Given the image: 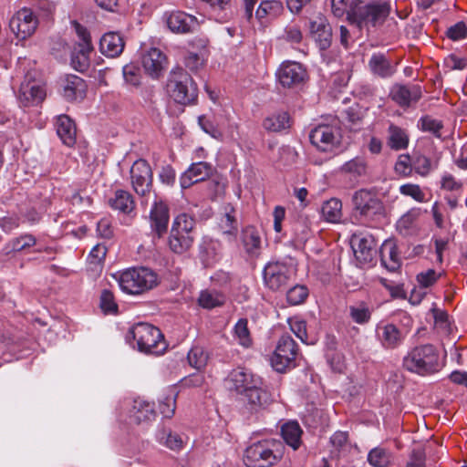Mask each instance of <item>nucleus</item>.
<instances>
[{
	"label": "nucleus",
	"mask_w": 467,
	"mask_h": 467,
	"mask_svg": "<svg viewBox=\"0 0 467 467\" xmlns=\"http://www.w3.org/2000/svg\"><path fill=\"white\" fill-rule=\"evenodd\" d=\"M168 96L176 103L189 106L197 101V84L182 67H175L168 76L166 83Z\"/></svg>",
	"instance_id": "obj_1"
},
{
	"label": "nucleus",
	"mask_w": 467,
	"mask_h": 467,
	"mask_svg": "<svg viewBox=\"0 0 467 467\" xmlns=\"http://www.w3.org/2000/svg\"><path fill=\"white\" fill-rule=\"evenodd\" d=\"M284 455V445L280 441L265 439L249 445L244 456L247 467H271Z\"/></svg>",
	"instance_id": "obj_2"
},
{
	"label": "nucleus",
	"mask_w": 467,
	"mask_h": 467,
	"mask_svg": "<svg viewBox=\"0 0 467 467\" xmlns=\"http://www.w3.org/2000/svg\"><path fill=\"white\" fill-rule=\"evenodd\" d=\"M403 367L421 376L435 373L441 368L439 352L431 344L417 346L404 357Z\"/></svg>",
	"instance_id": "obj_3"
},
{
	"label": "nucleus",
	"mask_w": 467,
	"mask_h": 467,
	"mask_svg": "<svg viewBox=\"0 0 467 467\" xmlns=\"http://www.w3.org/2000/svg\"><path fill=\"white\" fill-rule=\"evenodd\" d=\"M389 14V6L383 3L365 4L361 0H351L348 20L359 28L376 26L384 22Z\"/></svg>",
	"instance_id": "obj_4"
},
{
	"label": "nucleus",
	"mask_w": 467,
	"mask_h": 467,
	"mask_svg": "<svg viewBox=\"0 0 467 467\" xmlns=\"http://www.w3.org/2000/svg\"><path fill=\"white\" fill-rule=\"evenodd\" d=\"M123 293L138 296L146 291V268L133 266L112 274Z\"/></svg>",
	"instance_id": "obj_5"
},
{
	"label": "nucleus",
	"mask_w": 467,
	"mask_h": 467,
	"mask_svg": "<svg viewBox=\"0 0 467 467\" xmlns=\"http://www.w3.org/2000/svg\"><path fill=\"white\" fill-rule=\"evenodd\" d=\"M341 130L337 125L321 124L314 128L310 134L311 143L319 150L334 152L341 141Z\"/></svg>",
	"instance_id": "obj_6"
},
{
	"label": "nucleus",
	"mask_w": 467,
	"mask_h": 467,
	"mask_svg": "<svg viewBox=\"0 0 467 467\" xmlns=\"http://www.w3.org/2000/svg\"><path fill=\"white\" fill-rule=\"evenodd\" d=\"M73 26L78 37V43L72 53L71 65L76 70L85 72L89 67L90 55L93 51L90 35L87 28L78 22H73Z\"/></svg>",
	"instance_id": "obj_7"
},
{
	"label": "nucleus",
	"mask_w": 467,
	"mask_h": 467,
	"mask_svg": "<svg viewBox=\"0 0 467 467\" xmlns=\"http://www.w3.org/2000/svg\"><path fill=\"white\" fill-rule=\"evenodd\" d=\"M352 202L355 211L366 219H373L377 215L384 213L385 207L383 202L373 191L361 189L357 191Z\"/></svg>",
	"instance_id": "obj_8"
},
{
	"label": "nucleus",
	"mask_w": 467,
	"mask_h": 467,
	"mask_svg": "<svg viewBox=\"0 0 467 467\" xmlns=\"http://www.w3.org/2000/svg\"><path fill=\"white\" fill-rule=\"evenodd\" d=\"M38 19L30 8H21L9 21V27L18 39L30 37L36 30Z\"/></svg>",
	"instance_id": "obj_9"
},
{
	"label": "nucleus",
	"mask_w": 467,
	"mask_h": 467,
	"mask_svg": "<svg viewBox=\"0 0 467 467\" xmlns=\"http://www.w3.org/2000/svg\"><path fill=\"white\" fill-rule=\"evenodd\" d=\"M297 355L295 340L289 335H283L277 343L271 358L273 368L278 372H284L290 367Z\"/></svg>",
	"instance_id": "obj_10"
},
{
	"label": "nucleus",
	"mask_w": 467,
	"mask_h": 467,
	"mask_svg": "<svg viewBox=\"0 0 467 467\" xmlns=\"http://www.w3.org/2000/svg\"><path fill=\"white\" fill-rule=\"evenodd\" d=\"M262 381L259 376L244 368L232 370L226 379L228 389L234 391L240 398L252 389H256V385H262Z\"/></svg>",
	"instance_id": "obj_11"
},
{
	"label": "nucleus",
	"mask_w": 467,
	"mask_h": 467,
	"mask_svg": "<svg viewBox=\"0 0 467 467\" xmlns=\"http://www.w3.org/2000/svg\"><path fill=\"white\" fill-rule=\"evenodd\" d=\"M169 222L170 211L168 204L162 200L155 201L150 213V234L155 244L167 234Z\"/></svg>",
	"instance_id": "obj_12"
},
{
	"label": "nucleus",
	"mask_w": 467,
	"mask_h": 467,
	"mask_svg": "<svg viewBox=\"0 0 467 467\" xmlns=\"http://www.w3.org/2000/svg\"><path fill=\"white\" fill-rule=\"evenodd\" d=\"M293 269L285 263L270 262L263 272L264 282L272 290H278L289 280Z\"/></svg>",
	"instance_id": "obj_13"
},
{
	"label": "nucleus",
	"mask_w": 467,
	"mask_h": 467,
	"mask_svg": "<svg viewBox=\"0 0 467 467\" xmlns=\"http://www.w3.org/2000/svg\"><path fill=\"white\" fill-rule=\"evenodd\" d=\"M276 76L284 88H294L301 85L306 78V70L295 61H286L281 64Z\"/></svg>",
	"instance_id": "obj_14"
},
{
	"label": "nucleus",
	"mask_w": 467,
	"mask_h": 467,
	"mask_svg": "<svg viewBox=\"0 0 467 467\" xmlns=\"http://www.w3.org/2000/svg\"><path fill=\"white\" fill-rule=\"evenodd\" d=\"M168 28L174 34H190L199 26L197 18L183 11H172L164 15Z\"/></svg>",
	"instance_id": "obj_15"
},
{
	"label": "nucleus",
	"mask_w": 467,
	"mask_h": 467,
	"mask_svg": "<svg viewBox=\"0 0 467 467\" xmlns=\"http://www.w3.org/2000/svg\"><path fill=\"white\" fill-rule=\"evenodd\" d=\"M376 246V241L370 234L355 235L353 237L352 249L360 266L372 262L377 253Z\"/></svg>",
	"instance_id": "obj_16"
},
{
	"label": "nucleus",
	"mask_w": 467,
	"mask_h": 467,
	"mask_svg": "<svg viewBox=\"0 0 467 467\" xmlns=\"http://www.w3.org/2000/svg\"><path fill=\"white\" fill-rule=\"evenodd\" d=\"M389 96L400 107L409 108L420 99L422 91L419 85L396 84L391 88Z\"/></svg>",
	"instance_id": "obj_17"
},
{
	"label": "nucleus",
	"mask_w": 467,
	"mask_h": 467,
	"mask_svg": "<svg viewBox=\"0 0 467 467\" xmlns=\"http://www.w3.org/2000/svg\"><path fill=\"white\" fill-rule=\"evenodd\" d=\"M376 337L380 345L386 349H394L400 346L404 340L403 333L392 323H379L376 327Z\"/></svg>",
	"instance_id": "obj_18"
},
{
	"label": "nucleus",
	"mask_w": 467,
	"mask_h": 467,
	"mask_svg": "<svg viewBox=\"0 0 467 467\" xmlns=\"http://www.w3.org/2000/svg\"><path fill=\"white\" fill-rule=\"evenodd\" d=\"M310 34L322 50L327 49L332 41V28L327 19L318 15L310 21Z\"/></svg>",
	"instance_id": "obj_19"
},
{
	"label": "nucleus",
	"mask_w": 467,
	"mask_h": 467,
	"mask_svg": "<svg viewBox=\"0 0 467 467\" xmlns=\"http://www.w3.org/2000/svg\"><path fill=\"white\" fill-rule=\"evenodd\" d=\"M240 400L249 411L254 412L268 406L272 401V397L262 381V385H256V389H252L241 397Z\"/></svg>",
	"instance_id": "obj_20"
},
{
	"label": "nucleus",
	"mask_w": 467,
	"mask_h": 467,
	"mask_svg": "<svg viewBox=\"0 0 467 467\" xmlns=\"http://www.w3.org/2000/svg\"><path fill=\"white\" fill-rule=\"evenodd\" d=\"M212 174V166L205 161L192 163L188 170L181 176L180 183L182 188L187 189L192 184L204 181Z\"/></svg>",
	"instance_id": "obj_21"
},
{
	"label": "nucleus",
	"mask_w": 467,
	"mask_h": 467,
	"mask_svg": "<svg viewBox=\"0 0 467 467\" xmlns=\"http://www.w3.org/2000/svg\"><path fill=\"white\" fill-rule=\"evenodd\" d=\"M124 40L116 32H109L102 36L99 42L100 52L109 57H119L124 49Z\"/></svg>",
	"instance_id": "obj_22"
},
{
	"label": "nucleus",
	"mask_w": 467,
	"mask_h": 467,
	"mask_svg": "<svg viewBox=\"0 0 467 467\" xmlns=\"http://www.w3.org/2000/svg\"><path fill=\"white\" fill-rule=\"evenodd\" d=\"M56 130L57 136L65 145L72 147L76 143V125L68 116L60 115L57 117Z\"/></svg>",
	"instance_id": "obj_23"
},
{
	"label": "nucleus",
	"mask_w": 467,
	"mask_h": 467,
	"mask_svg": "<svg viewBox=\"0 0 467 467\" xmlns=\"http://www.w3.org/2000/svg\"><path fill=\"white\" fill-rule=\"evenodd\" d=\"M46 90L37 84H22L19 89L18 99L25 106L36 105L44 100Z\"/></svg>",
	"instance_id": "obj_24"
},
{
	"label": "nucleus",
	"mask_w": 467,
	"mask_h": 467,
	"mask_svg": "<svg viewBox=\"0 0 467 467\" xmlns=\"http://www.w3.org/2000/svg\"><path fill=\"white\" fill-rule=\"evenodd\" d=\"M168 66L166 55L159 48L152 47L148 50V75L152 78H159Z\"/></svg>",
	"instance_id": "obj_25"
},
{
	"label": "nucleus",
	"mask_w": 467,
	"mask_h": 467,
	"mask_svg": "<svg viewBox=\"0 0 467 467\" xmlns=\"http://www.w3.org/2000/svg\"><path fill=\"white\" fill-rule=\"evenodd\" d=\"M348 317L352 322L364 326L371 320L373 306L366 301H358L348 306Z\"/></svg>",
	"instance_id": "obj_26"
},
{
	"label": "nucleus",
	"mask_w": 467,
	"mask_h": 467,
	"mask_svg": "<svg viewBox=\"0 0 467 467\" xmlns=\"http://www.w3.org/2000/svg\"><path fill=\"white\" fill-rule=\"evenodd\" d=\"M168 347L169 345L161 331L158 327L148 324V355H163Z\"/></svg>",
	"instance_id": "obj_27"
},
{
	"label": "nucleus",
	"mask_w": 467,
	"mask_h": 467,
	"mask_svg": "<svg viewBox=\"0 0 467 467\" xmlns=\"http://www.w3.org/2000/svg\"><path fill=\"white\" fill-rule=\"evenodd\" d=\"M193 241L192 234L171 230L167 244L171 252L182 254L192 247Z\"/></svg>",
	"instance_id": "obj_28"
},
{
	"label": "nucleus",
	"mask_w": 467,
	"mask_h": 467,
	"mask_svg": "<svg viewBox=\"0 0 467 467\" xmlns=\"http://www.w3.org/2000/svg\"><path fill=\"white\" fill-rule=\"evenodd\" d=\"M410 138L407 131L395 125L390 124L388 128L387 145L393 150H402L407 149Z\"/></svg>",
	"instance_id": "obj_29"
},
{
	"label": "nucleus",
	"mask_w": 467,
	"mask_h": 467,
	"mask_svg": "<svg viewBox=\"0 0 467 467\" xmlns=\"http://www.w3.org/2000/svg\"><path fill=\"white\" fill-rule=\"evenodd\" d=\"M145 335L146 323L138 322L130 328L126 335V341L132 348H136L141 353H146Z\"/></svg>",
	"instance_id": "obj_30"
},
{
	"label": "nucleus",
	"mask_w": 467,
	"mask_h": 467,
	"mask_svg": "<svg viewBox=\"0 0 467 467\" xmlns=\"http://www.w3.org/2000/svg\"><path fill=\"white\" fill-rule=\"evenodd\" d=\"M370 71L380 78H389L394 72L395 68L391 66L390 61L385 55L377 53L373 54L368 61Z\"/></svg>",
	"instance_id": "obj_31"
},
{
	"label": "nucleus",
	"mask_w": 467,
	"mask_h": 467,
	"mask_svg": "<svg viewBox=\"0 0 467 467\" xmlns=\"http://www.w3.org/2000/svg\"><path fill=\"white\" fill-rule=\"evenodd\" d=\"M381 264L391 272L400 268V263L396 251V245L392 241H385L380 247Z\"/></svg>",
	"instance_id": "obj_32"
},
{
	"label": "nucleus",
	"mask_w": 467,
	"mask_h": 467,
	"mask_svg": "<svg viewBox=\"0 0 467 467\" xmlns=\"http://www.w3.org/2000/svg\"><path fill=\"white\" fill-rule=\"evenodd\" d=\"M146 161H135L130 169L131 184L134 191L141 196L146 194L145 186Z\"/></svg>",
	"instance_id": "obj_33"
},
{
	"label": "nucleus",
	"mask_w": 467,
	"mask_h": 467,
	"mask_svg": "<svg viewBox=\"0 0 467 467\" xmlns=\"http://www.w3.org/2000/svg\"><path fill=\"white\" fill-rule=\"evenodd\" d=\"M242 242L245 252L252 257L258 256L261 250V237L252 226L246 227L242 234Z\"/></svg>",
	"instance_id": "obj_34"
},
{
	"label": "nucleus",
	"mask_w": 467,
	"mask_h": 467,
	"mask_svg": "<svg viewBox=\"0 0 467 467\" xmlns=\"http://www.w3.org/2000/svg\"><path fill=\"white\" fill-rule=\"evenodd\" d=\"M156 438L160 444L174 451H182L186 443V441L181 434L167 430L159 431Z\"/></svg>",
	"instance_id": "obj_35"
},
{
	"label": "nucleus",
	"mask_w": 467,
	"mask_h": 467,
	"mask_svg": "<svg viewBox=\"0 0 467 467\" xmlns=\"http://www.w3.org/2000/svg\"><path fill=\"white\" fill-rule=\"evenodd\" d=\"M303 431L297 421L291 420L285 423L281 428V434L285 441L294 450L299 448L301 444V435Z\"/></svg>",
	"instance_id": "obj_36"
},
{
	"label": "nucleus",
	"mask_w": 467,
	"mask_h": 467,
	"mask_svg": "<svg viewBox=\"0 0 467 467\" xmlns=\"http://www.w3.org/2000/svg\"><path fill=\"white\" fill-rule=\"evenodd\" d=\"M85 83L82 78L77 76H70L63 88V95L67 100H74L83 98L85 94Z\"/></svg>",
	"instance_id": "obj_37"
},
{
	"label": "nucleus",
	"mask_w": 467,
	"mask_h": 467,
	"mask_svg": "<svg viewBox=\"0 0 467 467\" xmlns=\"http://www.w3.org/2000/svg\"><path fill=\"white\" fill-rule=\"evenodd\" d=\"M322 217L328 223H338L342 217V203L338 199L332 198L322 204Z\"/></svg>",
	"instance_id": "obj_38"
},
{
	"label": "nucleus",
	"mask_w": 467,
	"mask_h": 467,
	"mask_svg": "<svg viewBox=\"0 0 467 467\" xmlns=\"http://www.w3.org/2000/svg\"><path fill=\"white\" fill-rule=\"evenodd\" d=\"M146 73V64L144 61L141 65L136 63H130L123 67V77L127 84L132 87H138L143 75Z\"/></svg>",
	"instance_id": "obj_39"
},
{
	"label": "nucleus",
	"mask_w": 467,
	"mask_h": 467,
	"mask_svg": "<svg viewBox=\"0 0 467 467\" xmlns=\"http://www.w3.org/2000/svg\"><path fill=\"white\" fill-rule=\"evenodd\" d=\"M36 244V239L34 235L26 234H22L20 236L15 237L11 239L6 244H5V251L6 254L10 253H16V252H21L24 250H26L32 246H34Z\"/></svg>",
	"instance_id": "obj_40"
},
{
	"label": "nucleus",
	"mask_w": 467,
	"mask_h": 467,
	"mask_svg": "<svg viewBox=\"0 0 467 467\" xmlns=\"http://www.w3.org/2000/svg\"><path fill=\"white\" fill-rule=\"evenodd\" d=\"M198 302L202 307L212 309L223 306L225 296L215 290H204L201 292Z\"/></svg>",
	"instance_id": "obj_41"
},
{
	"label": "nucleus",
	"mask_w": 467,
	"mask_h": 467,
	"mask_svg": "<svg viewBox=\"0 0 467 467\" xmlns=\"http://www.w3.org/2000/svg\"><path fill=\"white\" fill-rule=\"evenodd\" d=\"M110 206L124 213H130L134 208V201L131 195L123 190L117 191L114 198L109 201Z\"/></svg>",
	"instance_id": "obj_42"
},
{
	"label": "nucleus",
	"mask_w": 467,
	"mask_h": 467,
	"mask_svg": "<svg viewBox=\"0 0 467 467\" xmlns=\"http://www.w3.org/2000/svg\"><path fill=\"white\" fill-rule=\"evenodd\" d=\"M368 462L373 467H389L391 462V454L384 448L376 447L368 452Z\"/></svg>",
	"instance_id": "obj_43"
},
{
	"label": "nucleus",
	"mask_w": 467,
	"mask_h": 467,
	"mask_svg": "<svg viewBox=\"0 0 467 467\" xmlns=\"http://www.w3.org/2000/svg\"><path fill=\"white\" fill-rule=\"evenodd\" d=\"M264 127L270 131H280L289 127V116L286 112H279L267 117Z\"/></svg>",
	"instance_id": "obj_44"
},
{
	"label": "nucleus",
	"mask_w": 467,
	"mask_h": 467,
	"mask_svg": "<svg viewBox=\"0 0 467 467\" xmlns=\"http://www.w3.org/2000/svg\"><path fill=\"white\" fill-rule=\"evenodd\" d=\"M219 226L223 232V234L229 241L235 238L238 233V223L233 214L230 213H225L220 220Z\"/></svg>",
	"instance_id": "obj_45"
},
{
	"label": "nucleus",
	"mask_w": 467,
	"mask_h": 467,
	"mask_svg": "<svg viewBox=\"0 0 467 467\" xmlns=\"http://www.w3.org/2000/svg\"><path fill=\"white\" fill-rule=\"evenodd\" d=\"M194 227V218L186 213H181L174 218L171 230L192 234Z\"/></svg>",
	"instance_id": "obj_46"
},
{
	"label": "nucleus",
	"mask_w": 467,
	"mask_h": 467,
	"mask_svg": "<svg viewBox=\"0 0 467 467\" xmlns=\"http://www.w3.org/2000/svg\"><path fill=\"white\" fill-rule=\"evenodd\" d=\"M176 409V394L173 390H170L161 400H159L158 410L160 413L166 419H171Z\"/></svg>",
	"instance_id": "obj_47"
},
{
	"label": "nucleus",
	"mask_w": 467,
	"mask_h": 467,
	"mask_svg": "<svg viewBox=\"0 0 467 467\" xmlns=\"http://www.w3.org/2000/svg\"><path fill=\"white\" fill-rule=\"evenodd\" d=\"M187 358L191 367L200 370L206 366L208 355L202 348L193 347L188 352Z\"/></svg>",
	"instance_id": "obj_48"
},
{
	"label": "nucleus",
	"mask_w": 467,
	"mask_h": 467,
	"mask_svg": "<svg viewBox=\"0 0 467 467\" xmlns=\"http://www.w3.org/2000/svg\"><path fill=\"white\" fill-rule=\"evenodd\" d=\"M100 308L106 315H117L119 306L111 291L104 289L100 295Z\"/></svg>",
	"instance_id": "obj_49"
},
{
	"label": "nucleus",
	"mask_w": 467,
	"mask_h": 467,
	"mask_svg": "<svg viewBox=\"0 0 467 467\" xmlns=\"http://www.w3.org/2000/svg\"><path fill=\"white\" fill-rule=\"evenodd\" d=\"M146 401L142 399L134 400V405L129 411L128 422L130 424H140L146 419Z\"/></svg>",
	"instance_id": "obj_50"
},
{
	"label": "nucleus",
	"mask_w": 467,
	"mask_h": 467,
	"mask_svg": "<svg viewBox=\"0 0 467 467\" xmlns=\"http://www.w3.org/2000/svg\"><path fill=\"white\" fill-rule=\"evenodd\" d=\"M437 162L432 163L431 160L424 155H416L412 159V169L420 176H427L433 168H436Z\"/></svg>",
	"instance_id": "obj_51"
},
{
	"label": "nucleus",
	"mask_w": 467,
	"mask_h": 467,
	"mask_svg": "<svg viewBox=\"0 0 467 467\" xmlns=\"http://www.w3.org/2000/svg\"><path fill=\"white\" fill-rule=\"evenodd\" d=\"M308 296V290L304 285H295L286 293V299L290 305L302 304Z\"/></svg>",
	"instance_id": "obj_52"
},
{
	"label": "nucleus",
	"mask_w": 467,
	"mask_h": 467,
	"mask_svg": "<svg viewBox=\"0 0 467 467\" xmlns=\"http://www.w3.org/2000/svg\"><path fill=\"white\" fill-rule=\"evenodd\" d=\"M234 336L238 339L239 344L243 347H249L251 345V337L247 327L246 319H240L234 327Z\"/></svg>",
	"instance_id": "obj_53"
},
{
	"label": "nucleus",
	"mask_w": 467,
	"mask_h": 467,
	"mask_svg": "<svg viewBox=\"0 0 467 467\" xmlns=\"http://www.w3.org/2000/svg\"><path fill=\"white\" fill-rule=\"evenodd\" d=\"M441 276V273H437L433 269L422 271L417 275V281L421 288L432 286Z\"/></svg>",
	"instance_id": "obj_54"
},
{
	"label": "nucleus",
	"mask_w": 467,
	"mask_h": 467,
	"mask_svg": "<svg viewBox=\"0 0 467 467\" xmlns=\"http://www.w3.org/2000/svg\"><path fill=\"white\" fill-rule=\"evenodd\" d=\"M400 192L410 196L418 202H425V194L418 184L407 183L400 187Z\"/></svg>",
	"instance_id": "obj_55"
},
{
	"label": "nucleus",
	"mask_w": 467,
	"mask_h": 467,
	"mask_svg": "<svg viewBox=\"0 0 467 467\" xmlns=\"http://www.w3.org/2000/svg\"><path fill=\"white\" fill-rule=\"evenodd\" d=\"M289 326L293 333L303 342L306 344H312L313 342H308L307 333H306V323L304 320H300L297 318H293L289 320Z\"/></svg>",
	"instance_id": "obj_56"
},
{
	"label": "nucleus",
	"mask_w": 467,
	"mask_h": 467,
	"mask_svg": "<svg viewBox=\"0 0 467 467\" xmlns=\"http://www.w3.org/2000/svg\"><path fill=\"white\" fill-rule=\"evenodd\" d=\"M462 182L457 180L452 174L444 172L441 179V187L442 190L450 192H459L462 189Z\"/></svg>",
	"instance_id": "obj_57"
},
{
	"label": "nucleus",
	"mask_w": 467,
	"mask_h": 467,
	"mask_svg": "<svg viewBox=\"0 0 467 467\" xmlns=\"http://www.w3.org/2000/svg\"><path fill=\"white\" fill-rule=\"evenodd\" d=\"M412 171V160L409 155L402 154L395 164V171L403 176H409Z\"/></svg>",
	"instance_id": "obj_58"
},
{
	"label": "nucleus",
	"mask_w": 467,
	"mask_h": 467,
	"mask_svg": "<svg viewBox=\"0 0 467 467\" xmlns=\"http://www.w3.org/2000/svg\"><path fill=\"white\" fill-rule=\"evenodd\" d=\"M198 123L201 129L211 137L214 139H220L222 137L221 131L217 129V127L213 124V122L205 116H200L198 119Z\"/></svg>",
	"instance_id": "obj_59"
},
{
	"label": "nucleus",
	"mask_w": 467,
	"mask_h": 467,
	"mask_svg": "<svg viewBox=\"0 0 467 467\" xmlns=\"http://www.w3.org/2000/svg\"><path fill=\"white\" fill-rule=\"evenodd\" d=\"M183 63L189 70L196 72L203 66V58L197 53L189 52L184 57Z\"/></svg>",
	"instance_id": "obj_60"
},
{
	"label": "nucleus",
	"mask_w": 467,
	"mask_h": 467,
	"mask_svg": "<svg viewBox=\"0 0 467 467\" xmlns=\"http://www.w3.org/2000/svg\"><path fill=\"white\" fill-rule=\"evenodd\" d=\"M419 124L423 131H430L433 134H438L442 127L440 121L429 116L422 117Z\"/></svg>",
	"instance_id": "obj_61"
},
{
	"label": "nucleus",
	"mask_w": 467,
	"mask_h": 467,
	"mask_svg": "<svg viewBox=\"0 0 467 467\" xmlns=\"http://www.w3.org/2000/svg\"><path fill=\"white\" fill-rule=\"evenodd\" d=\"M365 169H366L365 163L360 159H353L349 161H347L342 166V171H344L346 172L357 174V175H361L362 173H364Z\"/></svg>",
	"instance_id": "obj_62"
},
{
	"label": "nucleus",
	"mask_w": 467,
	"mask_h": 467,
	"mask_svg": "<svg viewBox=\"0 0 467 467\" xmlns=\"http://www.w3.org/2000/svg\"><path fill=\"white\" fill-rule=\"evenodd\" d=\"M351 2L349 0H331V8L335 16L341 17L345 14L348 16Z\"/></svg>",
	"instance_id": "obj_63"
},
{
	"label": "nucleus",
	"mask_w": 467,
	"mask_h": 467,
	"mask_svg": "<svg viewBox=\"0 0 467 467\" xmlns=\"http://www.w3.org/2000/svg\"><path fill=\"white\" fill-rule=\"evenodd\" d=\"M97 233L99 237L109 239L113 235L111 222L109 218H102L97 224Z\"/></svg>",
	"instance_id": "obj_64"
}]
</instances>
